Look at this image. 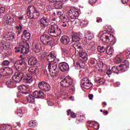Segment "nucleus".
Segmentation results:
<instances>
[{
    "mask_svg": "<svg viewBox=\"0 0 130 130\" xmlns=\"http://www.w3.org/2000/svg\"><path fill=\"white\" fill-rule=\"evenodd\" d=\"M70 41H71V39L67 36H63L60 39V42L64 45H68L70 43Z\"/></svg>",
    "mask_w": 130,
    "mask_h": 130,
    "instance_id": "19",
    "label": "nucleus"
},
{
    "mask_svg": "<svg viewBox=\"0 0 130 130\" xmlns=\"http://www.w3.org/2000/svg\"><path fill=\"white\" fill-rule=\"evenodd\" d=\"M9 70L10 69L8 67L0 68V75H1V76L3 77H4L5 76H8V74H9V73L8 72Z\"/></svg>",
    "mask_w": 130,
    "mask_h": 130,
    "instance_id": "23",
    "label": "nucleus"
},
{
    "mask_svg": "<svg viewBox=\"0 0 130 130\" xmlns=\"http://www.w3.org/2000/svg\"><path fill=\"white\" fill-rule=\"evenodd\" d=\"M60 20L61 22V28H68L69 26V23L70 22V19L68 17L66 16V15H61L60 17Z\"/></svg>",
    "mask_w": 130,
    "mask_h": 130,
    "instance_id": "11",
    "label": "nucleus"
},
{
    "mask_svg": "<svg viewBox=\"0 0 130 130\" xmlns=\"http://www.w3.org/2000/svg\"><path fill=\"white\" fill-rule=\"evenodd\" d=\"M48 34L50 36L56 37V36H59L61 35V29L57 24H52L48 29Z\"/></svg>",
    "mask_w": 130,
    "mask_h": 130,
    "instance_id": "4",
    "label": "nucleus"
},
{
    "mask_svg": "<svg viewBox=\"0 0 130 130\" xmlns=\"http://www.w3.org/2000/svg\"><path fill=\"white\" fill-rule=\"evenodd\" d=\"M85 38H86V39L91 40V39H93V35H92L91 33H88L85 35Z\"/></svg>",
    "mask_w": 130,
    "mask_h": 130,
    "instance_id": "42",
    "label": "nucleus"
},
{
    "mask_svg": "<svg viewBox=\"0 0 130 130\" xmlns=\"http://www.w3.org/2000/svg\"><path fill=\"white\" fill-rule=\"evenodd\" d=\"M61 51L62 52L64 53H66L67 54H68L69 53V51H68V50H67V49L64 48H61Z\"/></svg>",
    "mask_w": 130,
    "mask_h": 130,
    "instance_id": "48",
    "label": "nucleus"
},
{
    "mask_svg": "<svg viewBox=\"0 0 130 130\" xmlns=\"http://www.w3.org/2000/svg\"><path fill=\"white\" fill-rule=\"evenodd\" d=\"M5 11H6V9L5 8V7H2L1 8H0V13H5Z\"/></svg>",
    "mask_w": 130,
    "mask_h": 130,
    "instance_id": "52",
    "label": "nucleus"
},
{
    "mask_svg": "<svg viewBox=\"0 0 130 130\" xmlns=\"http://www.w3.org/2000/svg\"><path fill=\"white\" fill-rule=\"evenodd\" d=\"M73 46L74 48H75V50H77V49H82V45L81 43H75Z\"/></svg>",
    "mask_w": 130,
    "mask_h": 130,
    "instance_id": "37",
    "label": "nucleus"
},
{
    "mask_svg": "<svg viewBox=\"0 0 130 130\" xmlns=\"http://www.w3.org/2000/svg\"><path fill=\"white\" fill-rule=\"evenodd\" d=\"M0 130H12V126L10 125H3L1 126Z\"/></svg>",
    "mask_w": 130,
    "mask_h": 130,
    "instance_id": "35",
    "label": "nucleus"
},
{
    "mask_svg": "<svg viewBox=\"0 0 130 130\" xmlns=\"http://www.w3.org/2000/svg\"><path fill=\"white\" fill-rule=\"evenodd\" d=\"M97 23H101L102 22V19L101 18H99L98 19L96 20Z\"/></svg>",
    "mask_w": 130,
    "mask_h": 130,
    "instance_id": "59",
    "label": "nucleus"
},
{
    "mask_svg": "<svg viewBox=\"0 0 130 130\" xmlns=\"http://www.w3.org/2000/svg\"><path fill=\"white\" fill-rule=\"evenodd\" d=\"M125 52L126 53V57L127 59H129L130 58V51H128L127 50H126L125 51Z\"/></svg>",
    "mask_w": 130,
    "mask_h": 130,
    "instance_id": "44",
    "label": "nucleus"
},
{
    "mask_svg": "<svg viewBox=\"0 0 130 130\" xmlns=\"http://www.w3.org/2000/svg\"><path fill=\"white\" fill-rule=\"evenodd\" d=\"M72 42H78L81 40V34L79 33H74L72 37Z\"/></svg>",
    "mask_w": 130,
    "mask_h": 130,
    "instance_id": "21",
    "label": "nucleus"
},
{
    "mask_svg": "<svg viewBox=\"0 0 130 130\" xmlns=\"http://www.w3.org/2000/svg\"><path fill=\"white\" fill-rule=\"evenodd\" d=\"M26 95V98L27 100V102L29 103H34V102H35V98L34 96L32 95L30 93H27Z\"/></svg>",
    "mask_w": 130,
    "mask_h": 130,
    "instance_id": "26",
    "label": "nucleus"
},
{
    "mask_svg": "<svg viewBox=\"0 0 130 130\" xmlns=\"http://www.w3.org/2000/svg\"><path fill=\"white\" fill-rule=\"evenodd\" d=\"M33 95L35 98H43L44 97V93L42 91L36 90L33 92Z\"/></svg>",
    "mask_w": 130,
    "mask_h": 130,
    "instance_id": "22",
    "label": "nucleus"
},
{
    "mask_svg": "<svg viewBox=\"0 0 130 130\" xmlns=\"http://www.w3.org/2000/svg\"><path fill=\"white\" fill-rule=\"evenodd\" d=\"M128 2V0H122V3L125 5V4H126Z\"/></svg>",
    "mask_w": 130,
    "mask_h": 130,
    "instance_id": "60",
    "label": "nucleus"
},
{
    "mask_svg": "<svg viewBox=\"0 0 130 130\" xmlns=\"http://www.w3.org/2000/svg\"><path fill=\"white\" fill-rule=\"evenodd\" d=\"M90 63H91V64H95V60H91L90 61Z\"/></svg>",
    "mask_w": 130,
    "mask_h": 130,
    "instance_id": "62",
    "label": "nucleus"
},
{
    "mask_svg": "<svg viewBox=\"0 0 130 130\" xmlns=\"http://www.w3.org/2000/svg\"><path fill=\"white\" fill-rule=\"evenodd\" d=\"M31 38V34L29 32H27V30H24L23 31V34L21 35V39L22 40H24V41H28L30 40V38Z\"/></svg>",
    "mask_w": 130,
    "mask_h": 130,
    "instance_id": "18",
    "label": "nucleus"
},
{
    "mask_svg": "<svg viewBox=\"0 0 130 130\" xmlns=\"http://www.w3.org/2000/svg\"><path fill=\"white\" fill-rule=\"evenodd\" d=\"M56 58V54L54 52H51L50 54L47 56V60L48 61L49 63H51L53 61H55L54 63L57 62V60H58Z\"/></svg>",
    "mask_w": 130,
    "mask_h": 130,
    "instance_id": "14",
    "label": "nucleus"
},
{
    "mask_svg": "<svg viewBox=\"0 0 130 130\" xmlns=\"http://www.w3.org/2000/svg\"><path fill=\"white\" fill-rule=\"evenodd\" d=\"M7 49V46L5 45H3L2 46L0 47V50H2V51H4V50Z\"/></svg>",
    "mask_w": 130,
    "mask_h": 130,
    "instance_id": "49",
    "label": "nucleus"
},
{
    "mask_svg": "<svg viewBox=\"0 0 130 130\" xmlns=\"http://www.w3.org/2000/svg\"><path fill=\"white\" fill-rule=\"evenodd\" d=\"M7 38H8L9 40H14L16 39V34L12 32H9Z\"/></svg>",
    "mask_w": 130,
    "mask_h": 130,
    "instance_id": "31",
    "label": "nucleus"
},
{
    "mask_svg": "<svg viewBox=\"0 0 130 130\" xmlns=\"http://www.w3.org/2000/svg\"><path fill=\"white\" fill-rule=\"evenodd\" d=\"M56 62L57 64H58L59 70H60L62 73H66V72H68L70 70V67L67 62H59V60H57V62Z\"/></svg>",
    "mask_w": 130,
    "mask_h": 130,
    "instance_id": "8",
    "label": "nucleus"
},
{
    "mask_svg": "<svg viewBox=\"0 0 130 130\" xmlns=\"http://www.w3.org/2000/svg\"><path fill=\"white\" fill-rule=\"evenodd\" d=\"M67 14L71 18V19H77V17H79L80 15V12L79 10L76 9L75 8H71L68 11H67Z\"/></svg>",
    "mask_w": 130,
    "mask_h": 130,
    "instance_id": "10",
    "label": "nucleus"
},
{
    "mask_svg": "<svg viewBox=\"0 0 130 130\" xmlns=\"http://www.w3.org/2000/svg\"><path fill=\"white\" fill-rule=\"evenodd\" d=\"M125 61H126V60H124V62L118 66V69L121 73H124V72H126L128 70V64Z\"/></svg>",
    "mask_w": 130,
    "mask_h": 130,
    "instance_id": "17",
    "label": "nucleus"
},
{
    "mask_svg": "<svg viewBox=\"0 0 130 130\" xmlns=\"http://www.w3.org/2000/svg\"><path fill=\"white\" fill-rule=\"evenodd\" d=\"M90 80L87 78H84L82 79L81 81L80 85L81 87H83L84 85L89 82Z\"/></svg>",
    "mask_w": 130,
    "mask_h": 130,
    "instance_id": "36",
    "label": "nucleus"
},
{
    "mask_svg": "<svg viewBox=\"0 0 130 130\" xmlns=\"http://www.w3.org/2000/svg\"><path fill=\"white\" fill-rule=\"evenodd\" d=\"M18 89L21 91L22 94H25V95L29 94V93H31V91H30L29 87L25 85H19L18 87Z\"/></svg>",
    "mask_w": 130,
    "mask_h": 130,
    "instance_id": "16",
    "label": "nucleus"
},
{
    "mask_svg": "<svg viewBox=\"0 0 130 130\" xmlns=\"http://www.w3.org/2000/svg\"><path fill=\"white\" fill-rule=\"evenodd\" d=\"M54 7L55 9L57 10H59L60 9H62V6H63V3L61 2V1H57V2L54 3Z\"/></svg>",
    "mask_w": 130,
    "mask_h": 130,
    "instance_id": "27",
    "label": "nucleus"
},
{
    "mask_svg": "<svg viewBox=\"0 0 130 130\" xmlns=\"http://www.w3.org/2000/svg\"><path fill=\"white\" fill-rule=\"evenodd\" d=\"M74 80L70 76H66L60 81V85L64 88H69L73 84Z\"/></svg>",
    "mask_w": 130,
    "mask_h": 130,
    "instance_id": "6",
    "label": "nucleus"
},
{
    "mask_svg": "<svg viewBox=\"0 0 130 130\" xmlns=\"http://www.w3.org/2000/svg\"><path fill=\"white\" fill-rule=\"evenodd\" d=\"M97 49L99 52H101V53H104L106 50V47H105V46H98Z\"/></svg>",
    "mask_w": 130,
    "mask_h": 130,
    "instance_id": "32",
    "label": "nucleus"
},
{
    "mask_svg": "<svg viewBox=\"0 0 130 130\" xmlns=\"http://www.w3.org/2000/svg\"><path fill=\"white\" fill-rule=\"evenodd\" d=\"M48 69L52 78H56V76H58L59 69H58L56 62L52 64V66L51 63H49L48 65Z\"/></svg>",
    "mask_w": 130,
    "mask_h": 130,
    "instance_id": "3",
    "label": "nucleus"
},
{
    "mask_svg": "<svg viewBox=\"0 0 130 130\" xmlns=\"http://www.w3.org/2000/svg\"><path fill=\"white\" fill-rule=\"evenodd\" d=\"M40 47H41V45L39 43H37L35 44L34 49L36 50L37 52H39L40 51Z\"/></svg>",
    "mask_w": 130,
    "mask_h": 130,
    "instance_id": "40",
    "label": "nucleus"
},
{
    "mask_svg": "<svg viewBox=\"0 0 130 130\" xmlns=\"http://www.w3.org/2000/svg\"><path fill=\"white\" fill-rule=\"evenodd\" d=\"M40 22L41 23V27L45 28L49 25V22H50V20H49V19L48 18V16L44 15L42 18L40 19Z\"/></svg>",
    "mask_w": 130,
    "mask_h": 130,
    "instance_id": "12",
    "label": "nucleus"
},
{
    "mask_svg": "<svg viewBox=\"0 0 130 130\" xmlns=\"http://www.w3.org/2000/svg\"><path fill=\"white\" fill-rule=\"evenodd\" d=\"M38 60L35 57H31L28 60V63L29 66H35L37 64Z\"/></svg>",
    "mask_w": 130,
    "mask_h": 130,
    "instance_id": "20",
    "label": "nucleus"
},
{
    "mask_svg": "<svg viewBox=\"0 0 130 130\" xmlns=\"http://www.w3.org/2000/svg\"><path fill=\"white\" fill-rule=\"evenodd\" d=\"M92 86H93V84H92L91 81H89V82L84 84L82 87L84 88V89H86L87 90H90V89L92 88Z\"/></svg>",
    "mask_w": 130,
    "mask_h": 130,
    "instance_id": "33",
    "label": "nucleus"
},
{
    "mask_svg": "<svg viewBox=\"0 0 130 130\" xmlns=\"http://www.w3.org/2000/svg\"><path fill=\"white\" fill-rule=\"evenodd\" d=\"M107 75H108V76H109V75H111V74H112V71H111V70L109 69L107 72H106Z\"/></svg>",
    "mask_w": 130,
    "mask_h": 130,
    "instance_id": "54",
    "label": "nucleus"
},
{
    "mask_svg": "<svg viewBox=\"0 0 130 130\" xmlns=\"http://www.w3.org/2000/svg\"><path fill=\"white\" fill-rule=\"evenodd\" d=\"M95 82L98 83V84H101V85H102L103 84V82H102V79L101 78H98L95 80Z\"/></svg>",
    "mask_w": 130,
    "mask_h": 130,
    "instance_id": "45",
    "label": "nucleus"
},
{
    "mask_svg": "<svg viewBox=\"0 0 130 130\" xmlns=\"http://www.w3.org/2000/svg\"><path fill=\"white\" fill-rule=\"evenodd\" d=\"M50 3H52V4H54L57 0H48Z\"/></svg>",
    "mask_w": 130,
    "mask_h": 130,
    "instance_id": "58",
    "label": "nucleus"
},
{
    "mask_svg": "<svg viewBox=\"0 0 130 130\" xmlns=\"http://www.w3.org/2000/svg\"><path fill=\"white\" fill-rule=\"evenodd\" d=\"M98 0H89V4L90 5H94Z\"/></svg>",
    "mask_w": 130,
    "mask_h": 130,
    "instance_id": "51",
    "label": "nucleus"
},
{
    "mask_svg": "<svg viewBox=\"0 0 130 130\" xmlns=\"http://www.w3.org/2000/svg\"><path fill=\"white\" fill-rule=\"evenodd\" d=\"M80 119H82V120H84V119H86V118H85V116H81Z\"/></svg>",
    "mask_w": 130,
    "mask_h": 130,
    "instance_id": "63",
    "label": "nucleus"
},
{
    "mask_svg": "<svg viewBox=\"0 0 130 130\" xmlns=\"http://www.w3.org/2000/svg\"><path fill=\"white\" fill-rule=\"evenodd\" d=\"M123 59V55L122 54H119L117 55L114 59V62L115 63H120L122 60Z\"/></svg>",
    "mask_w": 130,
    "mask_h": 130,
    "instance_id": "24",
    "label": "nucleus"
},
{
    "mask_svg": "<svg viewBox=\"0 0 130 130\" xmlns=\"http://www.w3.org/2000/svg\"><path fill=\"white\" fill-rule=\"evenodd\" d=\"M56 15L57 16H58V17H59V19L60 18V17H61V16L64 15V14H62V12L61 11L57 12Z\"/></svg>",
    "mask_w": 130,
    "mask_h": 130,
    "instance_id": "47",
    "label": "nucleus"
},
{
    "mask_svg": "<svg viewBox=\"0 0 130 130\" xmlns=\"http://www.w3.org/2000/svg\"><path fill=\"white\" fill-rule=\"evenodd\" d=\"M25 59H26V58H22L20 60H17L14 63V67L16 70H20V69L26 67L27 62Z\"/></svg>",
    "mask_w": 130,
    "mask_h": 130,
    "instance_id": "9",
    "label": "nucleus"
},
{
    "mask_svg": "<svg viewBox=\"0 0 130 130\" xmlns=\"http://www.w3.org/2000/svg\"><path fill=\"white\" fill-rule=\"evenodd\" d=\"M30 48V46L28 43H25L24 44L20 45V53L22 54H26L29 52V49Z\"/></svg>",
    "mask_w": 130,
    "mask_h": 130,
    "instance_id": "15",
    "label": "nucleus"
},
{
    "mask_svg": "<svg viewBox=\"0 0 130 130\" xmlns=\"http://www.w3.org/2000/svg\"><path fill=\"white\" fill-rule=\"evenodd\" d=\"M83 24V26H86V24H87V21H83L82 23H81V24Z\"/></svg>",
    "mask_w": 130,
    "mask_h": 130,
    "instance_id": "61",
    "label": "nucleus"
},
{
    "mask_svg": "<svg viewBox=\"0 0 130 130\" xmlns=\"http://www.w3.org/2000/svg\"><path fill=\"white\" fill-rule=\"evenodd\" d=\"M72 118H76V117L77 116V115H76V113L74 112H72L71 109H69L67 110V115H70Z\"/></svg>",
    "mask_w": 130,
    "mask_h": 130,
    "instance_id": "34",
    "label": "nucleus"
},
{
    "mask_svg": "<svg viewBox=\"0 0 130 130\" xmlns=\"http://www.w3.org/2000/svg\"><path fill=\"white\" fill-rule=\"evenodd\" d=\"M16 28L17 30H22V29H23V26H22V25L19 24V26H16Z\"/></svg>",
    "mask_w": 130,
    "mask_h": 130,
    "instance_id": "53",
    "label": "nucleus"
},
{
    "mask_svg": "<svg viewBox=\"0 0 130 130\" xmlns=\"http://www.w3.org/2000/svg\"><path fill=\"white\" fill-rule=\"evenodd\" d=\"M16 113L17 115L19 116V117H22V116H23V112L22 111V110L18 109Z\"/></svg>",
    "mask_w": 130,
    "mask_h": 130,
    "instance_id": "43",
    "label": "nucleus"
},
{
    "mask_svg": "<svg viewBox=\"0 0 130 130\" xmlns=\"http://www.w3.org/2000/svg\"><path fill=\"white\" fill-rule=\"evenodd\" d=\"M37 124V123L35 121L31 120L28 123V126L30 127H35Z\"/></svg>",
    "mask_w": 130,
    "mask_h": 130,
    "instance_id": "41",
    "label": "nucleus"
},
{
    "mask_svg": "<svg viewBox=\"0 0 130 130\" xmlns=\"http://www.w3.org/2000/svg\"><path fill=\"white\" fill-rule=\"evenodd\" d=\"M10 63V62L9 61V60H4V61L3 62L2 64H3V66H8Z\"/></svg>",
    "mask_w": 130,
    "mask_h": 130,
    "instance_id": "46",
    "label": "nucleus"
},
{
    "mask_svg": "<svg viewBox=\"0 0 130 130\" xmlns=\"http://www.w3.org/2000/svg\"><path fill=\"white\" fill-rule=\"evenodd\" d=\"M30 72L34 74V75H37V73L39 72L38 68L37 67H33L30 69Z\"/></svg>",
    "mask_w": 130,
    "mask_h": 130,
    "instance_id": "39",
    "label": "nucleus"
},
{
    "mask_svg": "<svg viewBox=\"0 0 130 130\" xmlns=\"http://www.w3.org/2000/svg\"><path fill=\"white\" fill-rule=\"evenodd\" d=\"M26 15L28 19L36 20L39 17L40 14L36 8L32 5H29L26 10Z\"/></svg>",
    "mask_w": 130,
    "mask_h": 130,
    "instance_id": "1",
    "label": "nucleus"
},
{
    "mask_svg": "<svg viewBox=\"0 0 130 130\" xmlns=\"http://www.w3.org/2000/svg\"><path fill=\"white\" fill-rule=\"evenodd\" d=\"M93 97H94V95H93L92 94H88V98H89V99H90V100H92V99H93Z\"/></svg>",
    "mask_w": 130,
    "mask_h": 130,
    "instance_id": "56",
    "label": "nucleus"
},
{
    "mask_svg": "<svg viewBox=\"0 0 130 130\" xmlns=\"http://www.w3.org/2000/svg\"><path fill=\"white\" fill-rule=\"evenodd\" d=\"M15 52H21L20 47L19 48L15 47Z\"/></svg>",
    "mask_w": 130,
    "mask_h": 130,
    "instance_id": "55",
    "label": "nucleus"
},
{
    "mask_svg": "<svg viewBox=\"0 0 130 130\" xmlns=\"http://www.w3.org/2000/svg\"><path fill=\"white\" fill-rule=\"evenodd\" d=\"M4 20L5 21H4V23L6 24H10V23H14V17H12V16H8L6 15L4 17Z\"/></svg>",
    "mask_w": 130,
    "mask_h": 130,
    "instance_id": "25",
    "label": "nucleus"
},
{
    "mask_svg": "<svg viewBox=\"0 0 130 130\" xmlns=\"http://www.w3.org/2000/svg\"><path fill=\"white\" fill-rule=\"evenodd\" d=\"M24 82L26 83V84H31L32 83V81H33V79L30 76L29 74H27L25 79H23Z\"/></svg>",
    "mask_w": 130,
    "mask_h": 130,
    "instance_id": "28",
    "label": "nucleus"
},
{
    "mask_svg": "<svg viewBox=\"0 0 130 130\" xmlns=\"http://www.w3.org/2000/svg\"><path fill=\"white\" fill-rule=\"evenodd\" d=\"M39 88L40 90L48 92V91L50 90L51 87L48 83H47L44 81H42L39 83Z\"/></svg>",
    "mask_w": 130,
    "mask_h": 130,
    "instance_id": "13",
    "label": "nucleus"
},
{
    "mask_svg": "<svg viewBox=\"0 0 130 130\" xmlns=\"http://www.w3.org/2000/svg\"><path fill=\"white\" fill-rule=\"evenodd\" d=\"M112 71L113 72V73L117 74V75H118V72H120L119 71V69L118 68V66H114L112 68Z\"/></svg>",
    "mask_w": 130,
    "mask_h": 130,
    "instance_id": "38",
    "label": "nucleus"
},
{
    "mask_svg": "<svg viewBox=\"0 0 130 130\" xmlns=\"http://www.w3.org/2000/svg\"><path fill=\"white\" fill-rule=\"evenodd\" d=\"M101 39L103 42H107V43H109V44L111 45H113L116 42L115 37L108 32L102 34Z\"/></svg>",
    "mask_w": 130,
    "mask_h": 130,
    "instance_id": "2",
    "label": "nucleus"
},
{
    "mask_svg": "<svg viewBox=\"0 0 130 130\" xmlns=\"http://www.w3.org/2000/svg\"><path fill=\"white\" fill-rule=\"evenodd\" d=\"M8 69L9 70H8V75H10V74H12V73L13 72V71H12L13 70L10 68H8Z\"/></svg>",
    "mask_w": 130,
    "mask_h": 130,
    "instance_id": "57",
    "label": "nucleus"
},
{
    "mask_svg": "<svg viewBox=\"0 0 130 130\" xmlns=\"http://www.w3.org/2000/svg\"><path fill=\"white\" fill-rule=\"evenodd\" d=\"M40 40L41 42L45 45L51 46L54 43V41L52 38L46 34L42 35L40 37Z\"/></svg>",
    "mask_w": 130,
    "mask_h": 130,
    "instance_id": "5",
    "label": "nucleus"
},
{
    "mask_svg": "<svg viewBox=\"0 0 130 130\" xmlns=\"http://www.w3.org/2000/svg\"><path fill=\"white\" fill-rule=\"evenodd\" d=\"M18 19L22 21V20H24V17L23 16H20L18 18Z\"/></svg>",
    "mask_w": 130,
    "mask_h": 130,
    "instance_id": "64",
    "label": "nucleus"
},
{
    "mask_svg": "<svg viewBox=\"0 0 130 130\" xmlns=\"http://www.w3.org/2000/svg\"><path fill=\"white\" fill-rule=\"evenodd\" d=\"M15 82L13 80V79H9L6 80V85L7 87H13Z\"/></svg>",
    "mask_w": 130,
    "mask_h": 130,
    "instance_id": "30",
    "label": "nucleus"
},
{
    "mask_svg": "<svg viewBox=\"0 0 130 130\" xmlns=\"http://www.w3.org/2000/svg\"><path fill=\"white\" fill-rule=\"evenodd\" d=\"M106 52L107 54L109 55H111L113 53V48L111 46H107L106 47Z\"/></svg>",
    "mask_w": 130,
    "mask_h": 130,
    "instance_id": "29",
    "label": "nucleus"
},
{
    "mask_svg": "<svg viewBox=\"0 0 130 130\" xmlns=\"http://www.w3.org/2000/svg\"><path fill=\"white\" fill-rule=\"evenodd\" d=\"M93 124V121H88L87 126H92V125Z\"/></svg>",
    "mask_w": 130,
    "mask_h": 130,
    "instance_id": "50",
    "label": "nucleus"
},
{
    "mask_svg": "<svg viewBox=\"0 0 130 130\" xmlns=\"http://www.w3.org/2000/svg\"><path fill=\"white\" fill-rule=\"evenodd\" d=\"M25 76L24 72L20 71L17 72L15 73V74L12 76V79L14 83H20L21 81L23 79Z\"/></svg>",
    "mask_w": 130,
    "mask_h": 130,
    "instance_id": "7",
    "label": "nucleus"
}]
</instances>
